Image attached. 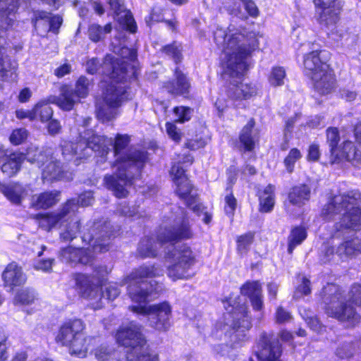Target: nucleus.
Instances as JSON below:
<instances>
[{
    "instance_id": "obj_1",
    "label": "nucleus",
    "mask_w": 361,
    "mask_h": 361,
    "mask_svg": "<svg viewBox=\"0 0 361 361\" xmlns=\"http://www.w3.org/2000/svg\"><path fill=\"white\" fill-rule=\"evenodd\" d=\"M161 275L159 267L155 263H144L134 268L126 276L125 281L128 284L127 293L129 298L132 302L137 303L130 305L128 310L137 315H152V328L158 331L166 332L171 326V305L166 300L147 305L148 299L152 291L141 287L142 285L152 286V281L149 280Z\"/></svg>"
},
{
    "instance_id": "obj_2",
    "label": "nucleus",
    "mask_w": 361,
    "mask_h": 361,
    "mask_svg": "<svg viewBox=\"0 0 361 361\" xmlns=\"http://www.w3.org/2000/svg\"><path fill=\"white\" fill-rule=\"evenodd\" d=\"M106 75L111 82L107 84L103 92V101L110 110L103 108L97 110V116L102 123L114 120L118 115L116 109L130 99V85L121 86L117 84L137 81L138 71L126 61L112 57L109 62Z\"/></svg>"
},
{
    "instance_id": "obj_3",
    "label": "nucleus",
    "mask_w": 361,
    "mask_h": 361,
    "mask_svg": "<svg viewBox=\"0 0 361 361\" xmlns=\"http://www.w3.org/2000/svg\"><path fill=\"white\" fill-rule=\"evenodd\" d=\"M238 30L225 39L224 49L228 51L220 62L222 73L230 78L243 79L250 69L248 59L259 49V40L255 31Z\"/></svg>"
},
{
    "instance_id": "obj_4",
    "label": "nucleus",
    "mask_w": 361,
    "mask_h": 361,
    "mask_svg": "<svg viewBox=\"0 0 361 361\" xmlns=\"http://www.w3.org/2000/svg\"><path fill=\"white\" fill-rule=\"evenodd\" d=\"M153 235H145L140 240L137 255L142 259H155L159 255L157 245L175 246L177 243L192 239L194 233L188 218H183L172 224L160 226Z\"/></svg>"
},
{
    "instance_id": "obj_5",
    "label": "nucleus",
    "mask_w": 361,
    "mask_h": 361,
    "mask_svg": "<svg viewBox=\"0 0 361 361\" xmlns=\"http://www.w3.org/2000/svg\"><path fill=\"white\" fill-rule=\"evenodd\" d=\"M324 50L316 49L305 53L302 56V71L309 78L312 88L319 96L331 94L336 88L335 71L327 60H322Z\"/></svg>"
},
{
    "instance_id": "obj_6",
    "label": "nucleus",
    "mask_w": 361,
    "mask_h": 361,
    "mask_svg": "<svg viewBox=\"0 0 361 361\" xmlns=\"http://www.w3.org/2000/svg\"><path fill=\"white\" fill-rule=\"evenodd\" d=\"M60 147L64 159L68 161L73 160L75 165H79L88 158V148L100 157L109 153L108 137L99 135L92 129H85L80 133L75 140L64 141Z\"/></svg>"
},
{
    "instance_id": "obj_7",
    "label": "nucleus",
    "mask_w": 361,
    "mask_h": 361,
    "mask_svg": "<svg viewBox=\"0 0 361 361\" xmlns=\"http://www.w3.org/2000/svg\"><path fill=\"white\" fill-rule=\"evenodd\" d=\"M60 147L64 159L68 161L73 160L75 165H79L88 158V148L100 157L109 153L108 137L99 135L92 129H85L80 133L75 140L64 141Z\"/></svg>"
},
{
    "instance_id": "obj_8",
    "label": "nucleus",
    "mask_w": 361,
    "mask_h": 361,
    "mask_svg": "<svg viewBox=\"0 0 361 361\" xmlns=\"http://www.w3.org/2000/svg\"><path fill=\"white\" fill-rule=\"evenodd\" d=\"M147 160V152L140 150L126 153L116 158L113 166H118V173L116 175H106L104 178V186L111 190L116 197H126L128 195V191L126 187L132 185L135 180L133 176L127 174L128 169L133 166L142 168Z\"/></svg>"
},
{
    "instance_id": "obj_9",
    "label": "nucleus",
    "mask_w": 361,
    "mask_h": 361,
    "mask_svg": "<svg viewBox=\"0 0 361 361\" xmlns=\"http://www.w3.org/2000/svg\"><path fill=\"white\" fill-rule=\"evenodd\" d=\"M85 329L86 324L82 319L66 318L57 327L54 341L59 346L66 348L71 355L85 357L87 352L84 336Z\"/></svg>"
},
{
    "instance_id": "obj_10",
    "label": "nucleus",
    "mask_w": 361,
    "mask_h": 361,
    "mask_svg": "<svg viewBox=\"0 0 361 361\" xmlns=\"http://www.w3.org/2000/svg\"><path fill=\"white\" fill-rule=\"evenodd\" d=\"M225 310L231 320L226 331L230 341L233 344L240 345L248 341L252 320L246 303L242 302L239 298L228 300Z\"/></svg>"
},
{
    "instance_id": "obj_11",
    "label": "nucleus",
    "mask_w": 361,
    "mask_h": 361,
    "mask_svg": "<svg viewBox=\"0 0 361 361\" xmlns=\"http://www.w3.org/2000/svg\"><path fill=\"white\" fill-rule=\"evenodd\" d=\"M339 296L335 293L329 302L325 306V312L330 317L341 322L346 323L348 326L354 327L360 322L361 316L356 311L355 305L361 307V280L350 286L349 290V301L336 302L334 298L339 300Z\"/></svg>"
},
{
    "instance_id": "obj_12",
    "label": "nucleus",
    "mask_w": 361,
    "mask_h": 361,
    "mask_svg": "<svg viewBox=\"0 0 361 361\" xmlns=\"http://www.w3.org/2000/svg\"><path fill=\"white\" fill-rule=\"evenodd\" d=\"M112 335L118 346L126 351L144 348L148 343L145 327L134 320L119 325Z\"/></svg>"
},
{
    "instance_id": "obj_13",
    "label": "nucleus",
    "mask_w": 361,
    "mask_h": 361,
    "mask_svg": "<svg viewBox=\"0 0 361 361\" xmlns=\"http://www.w3.org/2000/svg\"><path fill=\"white\" fill-rule=\"evenodd\" d=\"M176 254L177 262L167 267V275L173 281L185 278L188 271L197 262L194 252L186 243L180 245L176 252L174 250H168L165 252L164 257L168 261H172L175 259Z\"/></svg>"
},
{
    "instance_id": "obj_14",
    "label": "nucleus",
    "mask_w": 361,
    "mask_h": 361,
    "mask_svg": "<svg viewBox=\"0 0 361 361\" xmlns=\"http://www.w3.org/2000/svg\"><path fill=\"white\" fill-rule=\"evenodd\" d=\"M315 11V18L321 27L336 29L343 11L344 1L342 0H312Z\"/></svg>"
},
{
    "instance_id": "obj_15",
    "label": "nucleus",
    "mask_w": 361,
    "mask_h": 361,
    "mask_svg": "<svg viewBox=\"0 0 361 361\" xmlns=\"http://www.w3.org/2000/svg\"><path fill=\"white\" fill-rule=\"evenodd\" d=\"M361 202V192L358 190H350L338 195L331 197L321 209L320 216L326 221H334L336 216L346 210L350 205Z\"/></svg>"
},
{
    "instance_id": "obj_16",
    "label": "nucleus",
    "mask_w": 361,
    "mask_h": 361,
    "mask_svg": "<svg viewBox=\"0 0 361 361\" xmlns=\"http://www.w3.org/2000/svg\"><path fill=\"white\" fill-rule=\"evenodd\" d=\"M30 161L36 163L41 169L43 181L53 183L67 178L68 172L63 169L61 161L54 158L52 153L39 152L37 158Z\"/></svg>"
},
{
    "instance_id": "obj_17",
    "label": "nucleus",
    "mask_w": 361,
    "mask_h": 361,
    "mask_svg": "<svg viewBox=\"0 0 361 361\" xmlns=\"http://www.w3.org/2000/svg\"><path fill=\"white\" fill-rule=\"evenodd\" d=\"M256 120L252 117L240 129L238 138L233 141V147L238 152L252 153L259 147V130L256 128Z\"/></svg>"
},
{
    "instance_id": "obj_18",
    "label": "nucleus",
    "mask_w": 361,
    "mask_h": 361,
    "mask_svg": "<svg viewBox=\"0 0 361 361\" xmlns=\"http://www.w3.org/2000/svg\"><path fill=\"white\" fill-rule=\"evenodd\" d=\"M176 13L175 8L156 4L150 9L149 15L145 18V21L149 27L156 23H164L171 32L178 33L179 22Z\"/></svg>"
},
{
    "instance_id": "obj_19",
    "label": "nucleus",
    "mask_w": 361,
    "mask_h": 361,
    "mask_svg": "<svg viewBox=\"0 0 361 361\" xmlns=\"http://www.w3.org/2000/svg\"><path fill=\"white\" fill-rule=\"evenodd\" d=\"M257 345L259 350L255 353V355L259 361H283L282 345L279 339L274 338L272 331L261 333Z\"/></svg>"
},
{
    "instance_id": "obj_20",
    "label": "nucleus",
    "mask_w": 361,
    "mask_h": 361,
    "mask_svg": "<svg viewBox=\"0 0 361 361\" xmlns=\"http://www.w3.org/2000/svg\"><path fill=\"white\" fill-rule=\"evenodd\" d=\"M173 78L162 83V88L174 97H182L184 99H190L192 98L191 83L187 73H185L179 66H176L173 70Z\"/></svg>"
},
{
    "instance_id": "obj_21",
    "label": "nucleus",
    "mask_w": 361,
    "mask_h": 361,
    "mask_svg": "<svg viewBox=\"0 0 361 361\" xmlns=\"http://www.w3.org/2000/svg\"><path fill=\"white\" fill-rule=\"evenodd\" d=\"M348 162L353 166H361V147L354 141L349 139L344 140L340 144V148L330 159L331 165Z\"/></svg>"
},
{
    "instance_id": "obj_22",
    "label": "nucleus",
    "mask_w": 361,
    "mask_h": 361,
    "mask_svg": "<svg viewBox=\"0 0 361 361\" xmlns=\"http://www.w3.org/2000/svg\"><path fill=\"white\" fill-rule=\"evenodd\" d=\"M26 154L19 151L9 152L0 146V169L7 178L15 177L20 171Z\"/></svg>"
},
{
    "instance_id": "obj_23",
    "label": "nucleus",
    "mask_w": 361,
    "mask_h": 361,
    "mask_svg": "<svg viewBox=\"0 0 361 361\" xmlns=\"http://www.w3.org/2000/svg\"><path fill=\"white\" fill-rule=\"evenodd\" d=\"M60 257L61 260L72 266L78 264L92 266L95 259L94 255L88 248L76 247L71 245H67L61 249Z\"/></svg>"
},
{
    "instance_id": "obj_24",
    "label": "nucleus",
    "mask_w": 361,
    "mask_h": 361,
    "mask_svg": "<svg viewBox=\"0 0 361 361\" xmlns=\"http://www.w3.org/2000/svg\"><path fill=\"white\" fill-rule=\"evenodd\" d=\"M351 208L343 210L339 221L334 226L335 233L344 234L348 231H358L361 228V207L351 205Z\"/></svg>"
},
{
    "instance_id": "obj_25",
    "label": "nucleus",
    "mask_w": 361,
    "mask_h": 361,
    "mask_svg": "<svg viewBox=\"0 0 361 361\" xmlns=\"http://www.w3.org/2000/svg\"><path fill=\"white\" fill-rule=\"evenodd\" d=\"M176 188L175 195L181 200H183L185 206L190 209L193 212L198 214L202 211V205L199 202V195L192 194L195 190V185L189 178L187 180L184 179L173 183Z\"/></svg>"
},
{
    "instance_id": "obj_26",
    "label": "nucleus",
    "mask_w": 361,
    "mask_h": 361,
    "mask_svg": "<svg viewBox=\"0 0 361 361\" xmlns=\"http://www.w3.org/2000/svg\"><path fill=\"white\" fill-rule=\"evenodd\" d=\"M240 293L242 295L249 298L254 311H263V290L262 284L259 281L247 280L241 285Z\"/></svg>"
},
{
    "instance_id": "obj_27",
    "label": "nucleus",
    "mask_w": 361,
    "mask_h": 361,
    "mask_svg": "<svg viewBox=\"0 0 361 361\" xmlns=\"http://www.w3.org/2000/svg\"><path fill=\"white\" fill-rule=\"evenodd\" d=\"M257 92L258 89L256 85L252 82L231 83L226 89L228 98L233 102L252 99L257 95Z\"/></svg>"
},
{
    "instance_id": "obj_28",
    "label": "nucleus",
    "mask_w": 361,
    "mask_h": 361,
    "mask_svg": "<svg viewBox=\"0 0 361 361\" xmlns=\"http://www.w3.org/2000/svg\"><path fill=\"white\" fill-rule=\"evenodd\" d=\"M2 280L4 287L13 289L24 285L27 281V276L17 262H11L6 266L3 271Z\"/></svg>"
},
{
    "instance_id": "obj_29",
    "label": "nucleus",
    "mask_w": 361,
    "mask_h": 361,
    "mask_svg": "<svg viewBox=\"0 0 361 361\" xmlns=\"http://www.w3.org/2000/svg\"><path fill=\"white\" fill-rule=\"evenodd\" d=\"M0 190L8 200L16 205L21 204L23 198L27 195L26 187L19 182L0 183Z\"/></svg>"
},
{
    "instance_id": "obj_30",
    "label": "nucleus",
    "mask_w": 361,
    "mask_h": 361,
    "mask_svg": "<svg viewBox=\"0 0 361 361\" xmlns=\"http://www.w3.org/2000/svg\"><path fill=\"white\" fill-rule=\"evenodd\" d=\"M310 196V186L306 183H300L290 188L287 194V199L291 205L300 208L309 202Z\"/></svg>"
},
{
    "instance_id": "obj_31",
    "label": "nucleus",
    "mask_w": 361,
    "mask_h": 361,
    "mask_svg": "<svg viewBox=\"0 0 361 361\" xmlns=\"http://www.w3.org/2000/svg\"><path fill=\"white\" fill-rule=\"evenodd\" d=\"M275 187L269 183L263 189L257 192L259 200L258 210L261 213H269L273 211L275 205Z\"/></svg>"
},
{
    "instance_id": "obj_32",
    "label": "nucleus",
    "mask_w": 361,
    "mask_h": 361,
    "mask_svg": "<svg viewBox=\"0 0 361 361\" xmlns=\"http://www.w3.org/2000/svg\"><path fill=\"white\" fill-rule=\"evenodd\" d=\"M59 190H47L32 197L30 207L35 209H47L59 202Z\"/></svg>"
},
{
    "instance_id": "obj_33",
    "label": "nucleus",
    "mask_w": 361,
    "mask_h": 361,
    "mask_svg": "<svg viewBox=\"0 0 361 361\" xmlns=\"http://www.w3.org/2000/svg\"><path fill=\"white\" fill-rule=\"evenodd\" d=\"M73 279L75 282V286L80 290L83 298L90 297L92 292L98 288L90 274L76 272L73 274Z\"/></svg>"
},
{
    "instance_id": "obj_34",
    "label": "nucleus",
    "mask_w": 361,
    "mask_h": 361,
    "mask_svg": "<svg viewBox=\"0 0 361 361\" xmlns=\"http://www.w3.org/2000/svg\"><path fill=\"white\" fill-rule=\"evenodd\" d=\"M127 361H160L159 355L149 348L148 343L144 348L126 351Z\"/></svg>"
},
{
    "instance_id": "obj_35",
    "label": "nucleus",
    "mask_w": 361,
    "mask_h": 361,
    "mask_svg": "<svg viewBox=\"0 0 361 361\" xmlns=\"http://www.w3.org/2000/svg\"><path fill=\"white\" fill-rule=\"evenodd\" d=\"M307 238V231L305 226L302 225L293 226L288 236V253L292 255L295 247L301 245Z\"/></svg>"
},
{
    "instance_id": "obj_36",
    "label": "nucleus",
    "mask_w": 361,
    "mask_h": 361,
    "mask_svg": "<svg viewBox=\"0 0 361 361\" xmlns=\"http://www.w3.org/2000/svg\"><path fill=\"white\" fill-rule=\"evenodd\" d=\"M255 233L251 231L236 236L235 250L240 257H243L248 254L255 241Z\"/></svg>"
},
{
    "instance_id": "obj_37",
    "label": "nucleus",
    "mask_w": 361,
    "mask_h": 361,
    "mask_svg": "<svg viewBox=\"0 0 361 361\" xmlns=\"http://www.w3.org/2000/svg\"><path fill=\"white\" fill-rule=\"evenodd\" d=\"M113 30L111 23H107L104 27L97 23H92L87 27V36L90 41L97 43L105 38L106 34H109Z\"/></svg>"
},
{
    "instance_id": "obj_38",
    "label": "nucleus",
    "mask_w": 361,
    "mask_h": 361,
    "mask_svg": "<svg viewBox=\"0 0 361 361\" xmlns=\"http://www.w3.org/2000/svg\"><path fill=\"white\" fill-rule=\"evenodd\" d=\"M120 27L130 34H135L137 32V25L130 9H126L122 14L114 18Z\"/></svg>"
},
{
    "instance_id": "obj_39",
    "label": "nucleus",
    "mask_w": 361,
    "mask_h": 361,
    "mask_svg": "<svg viewBox=\"0 0 361 361\" xmlns=\"http://www.w3.org/2000/svg\"><path fill=\"white\" fill-rule=\"evenodd\" d=\"M76 94L68 85H63L59 98V106L64 111H71L73 109L75 103L79 102Z\"/></svg>"
},
{
    "instance_id": "obj_40",
    "label": "nucleus",
    "mask_w": 361,
    "mask_h": 361,
    "mask_svg": "<svg viewBox=\"0 0 361 361\" xmlns=\"http://www.w3.org/2000/svg\"><path fill=\"white\" fill-rule=\"evenodd\" d=\"M159 51L162 54L171 58L176 64H180L183 61L182 47L176 40L162 46Z\"/></svg>"
},
{
    "instance_id": "obj_41",
    "label": "nucleus",
    "mask_w": 361,
    "mask_h": 361,
    "mask_svg": "<svg viewBox=\"0 0 361 361\" xmlns=\"http://www.w3.org/2000/svg\"><path fill=\"white\" fill-rule=\"evenodd\" d=\"M357 238H350L343 241L337 247V255L339 257L352 256L357 253H361V242L355 243Z\"/></svg>"
},
{
    "instance_id": "obj_42",
    "label": "nucleus",
    "mask_w": 361,
    "mask_h": 361,
    "mask_svg": "<svg viewBox=\"0 0 361 361\" xmlns=\"http://www.w3.org/2000/svg\"><path fill=\"white\" fill-rule=\"evenodd\" d=\"M31 219L37 222L39 228L47 231H50L59 224L54 213L52 212L35 214L31 216Z\"/></svg>"
},
{
    "instance_id": "obj_43",
    "label": "nucleus",
    "mask_w": 361,
    "mask_h": 361,
    "mask_svg": "<svg viewBox=\"0 0 361 361\" xmlns=\"http://www.w3.org/2000/svg\"><path fill=\"white\" fill-rule=\"evenodd\" d=\"M37 300L35 290L30 288L19 290L13 299L16 305L28 306L32 305Z\"/></svg>"
},
{
    "instance_id": "obj_44",
    "label": "nucleus",
    "mask_w": 361,
    "mask_h": 361,
    "mask_svg": "<svg viewBox=\"0 0 361 361\" xmlns=\"http://www.w3.org/2000/svg\"><path fill=\"white\" fill-rule=\"evenodd\" d=\"M326 142L329 147L330 159L340 148V131L337 127L330 126L326 130Z\"/></svg>"
},
{
    "instance_id": "obj_45",
    "label": "nucleus",
    "mask_w": 361,
    "mask_h": 361,
    "mask_svg": "<svg viewBox=\"0 0 361 361\" xmlns=\"http://www.w3.org/2000/svg\"><path fill=\"white\" fill-rule=\"evenodd\" d=\"M95 356L99 361H123L120 351L104 346L95 350Z\"/></svg>"
},
{
    "instance_id": "obj_46",
    "label": "nucleus",
    "mask_w": 361,
    "mask_h": 361,
    "mask_svg": "<svg viewBox=\"0 0 361 361\" xmlns=\"http://www.w3.org/2000/svg\"><path fill=\"white\" fill-rule=\"evenodd\" d=\"M78 211V206L76 200L74 198H70L63 202L59 211L54 213L59 223L63 221V219L70 214H75Z\"/></svg>"
},
{
    "instance_id": "obj_47",
    "label": "nucleus",
    "mask_w": 361,
    "mask_h": 361,
    "mask_svg": "<svg viewBox=\"0 0 361 361\" xmlns=\"http://www.w3.org/2000/svg\"><path fill=\"white\" fill-rule=\"evenodd\" d=\"M286 76V72L283 66H275L271 69L268 75L269 84L273 87L282 86L284 84V78Z\"/></svg>"
},
{
    "instance_id": "obj_48",
    "label": "nucleus",
    "mask_w": 361,
    "mask_h": 361,
    "mask_svg": "<svg viewBox=\"0 0 361 361\" xmlns=\"http://www.w3.org/2000/svg\"><path fill=\"white\" fill-rule=\"evenodd\" d=\"M302 157L300 150L297 147H293L289 150L288 154L283 159V164L288 173H292L294 171L295 163Z\"/></svg>"
},
{
    "instance_id": "obj_49",
    "label": "nucleus",
    "mask_w": 361,
    "mask_h": 361,
    "mask_svg": "<svg viewBox=\"0 0 361 361\" xmlns=\"http://www.w3.org/2000/svg\"><path fill=\"white\" fill-rule=\"evenodd\" d=\"M172 112L177 116L173 121L183 124L190 121L193 109L188 106H176L172 109Z\"/></svg>"
},
{
    "instance_id": "obj_50",
    "label": "nucleus",
    "mask_w": 361,
    "mask_h": 361,
    "mask_svg": "<svg viewBox=\"0 0 361 361\" xmlns=\"http://www.w3.org/2000/svg\"><path fill=\"white\" fill-rule=\"evenodd\" d=\"M130 142V136L128 134H116L113 144L114 157L121 156L122 152L126 149Z\"/></svg>"
},
{
    "instance_id": "obj_51",
    "label": "nucleus",
    "mask_w": 361,
    "mask_h": 361,
    "mask_svg": "<svg viewBox=\"0 0 361 361\" xmlns=\"http://www.w3.org/2000/svg\"><path fill=\"white\" fill-rule=\"evenodd\" d=\"M108 274L106 266L97 265L92 268V274H90L98 288H101L106 283Z\"/></svg>"
},
{
    "instance_id": "obj_52",
    "label": "nucleus",
    "mask_w": 361,
    "mask_h": 361,
    "mask_svg": "<svg viewBox=\"0 0 361 361\" xmlns=\"http://www.w3.org/2000/svg\"><path fill=\"white\" fill-rule=\"evenodd\" d=\"M226 190L229 192L224 197V212L228 217L233 218L237 208V200L234 196L232 188H226Z\"/></svg>"
},
{
    "instance_id": "obj_53",
    "label": "nucleus",
    "mask_w": 361,
    "mask_h": 361,
    "mask_svg": "<svg viewBox=\"0 0 361 361\" xmlns=\"http://www.w3.org/2000/svg\"><path fill=\"white\" fill-rule=\"evenodd\" d=\"M89 80L84 76H80L75 82L73 92L78 99H84L89 94Z\"/></svg>"
},
{
    "instance_id": "obj_54",
    "label": "nucleus",
    "mask_w": 361,
    "mask_h": 361,
    "mask_svg": "<svg viewBox=\"0 0 361 361\" xmlns=\"http://www.w3.org/2000/svg\"><path fill=\"white\" fill-rule=\"evenodd\" d=\"M37 111V117L38 116L42 123H47L53 116V109L47 103L39 102L35 105Z\"/></svg>"
},
{
    "instance_id": "obj_55",
    "label": "nucleus",
    "mask_w": 361,
    "mask_h": 361,
    "mask_svg": "<svg viewBox=\"0 0 361 361\" xmlns=\"http://www.w3.org/2000/svg\"><path fill=\"white\" fill-rule=\"evenodd\" d=\"M28 131L23 128L13 129L10 135L9 141L11 145L18 146L25 142L28 137Z\"/></svg>"
},
{
    "instance_id": "obj_56",
    "label": "nucleus",
    "mask_w": 361,
    "mask_h": 361,
    "mask_svg": "<svg viewBox=\"0 0 361 361\" xmlns=\"http://www.w3.org/2000/svg\"><path fill=\"white\" fill-rule=\"evenodd\" d=\"M176 123L175 121H167L165 123V128L169 137L175 143L178 144L182 140L183 133L177 127Z\"/></svg>"
},
{
    "instance_id": "obj_57",
    "label": "nucleus",
    "mask_w": 361,
    "mask_h": 361,
    "mask_svg": "<svg viewBox=\"0 0 361 361\" xmlns=\"http://www.w3.org/2000/svg\"><path fill=\"white\" fill-rule=\"evenodd\" d=\"M207 141L204 137L195 135L191 138L186 139L183 147L190 151H197L205 147Z\"/></svg>"
},
{
    "instance_id": "obj_58",
    "label": "nucleus",
    "mask_w": 361,
    "mask_h": 361,
    "mask_svg": "<svg viewBox=\"0 0 361 361\" xmlns=\"http://www.w3.org/2000/svg\"><path fill=\"white\" fill-rule=\"evenodd\" d=\"M186 169L180 165V163L173 164L170 169L169 173L173 183L181 180H186L189 178L186 173Z\"/></svg>"
},
{
    "instance_id": "obj_59",
    "label": "nucleus",
    "mask_w": 361,
    "mask_h": 361,
    "mask_svg": "<svg viewBox=\"0 0 361 361\" xmlns=\"http://www.w3.org/2000/svg\"><path fill=\"white\" fill-rule=\"evenodd\" d=\"M274 318L276 324H283L292 319V314L290 311L286 310L281 305H279L276 308Z\"/></svg>"
},
{
    "instance_id": "obj_60",
    "label": "nucleus",
    "mask_w": 361,
    "mask_h": 361,
    "mask_svg": "<svg viewBox=\"0 0 361 361\" xmlns=\"http://www.w3.org/2000/svg\"><path fill=\"white\" fill-rule=\"evenodd\" d=\"M337 254V249L328 243L324 245V249L319 255L320 262L323 264L329 263Z\"/></svg>"
},
{
    "instance_id": "obj_61",
    "label": "nucleus",
    "mask_w": 361,
    "mask_h": 361,
    "mask_svg": "<svg viewBox=\"0 0 361 361\" xmlns=\"http://www.w3.org/2000/svg\"><path fill=\"white\" fill-rule=\"evenodd\" d=\"M244 7L247 14L253 18H257L259 16V9L253 0H238Z\"/></svg>"
},
{
    "instance_id": "obj_62",
    "label": "nucleus",
    "mask_w": 361,
    "mask_h": 361,
    "mask_svg": "<svg viewBox=\"0 0 361 361\" xmlns=\"http://www.w3.org/2000/svg\"><path fill=\"white\" fill-rule=\"evenodd\" d=\"M8 336L0 330V361H6L8 357Z\"/></svg>"
},
{
    "instance_id": "obj_63",
    "label": "nucleus",
    "mask_w": 361,
    "mask_h": 361,
    "mask_svg": "<svg viewBox=\"0 0 361 361\" xmlns=\"http://www.w3.org/2000/svg\"><path fill=\"white\" fill-rule=\"evenodd\" d=\"M75 230L66 228L62 233H60V238L62 241L71 242L76 238V233L80 230V222L76 221L74 224Z\"/></svg>"
},
{
    "instance_id": "obj_64",
    "label": "nucleus",
    "mask_w": 361,
    "mask_h": 361,
    "mask_svg": "<svg viewBox=\"0 0 361 361\" xmlns=\"http://www.w3.org/2000/svg\"><path fill=\"white\" fill-rule=\"evenodd\" d=\"M239 172V169L234 166L231 165L228 168L226 169V173L227 175V187L233 189V185L235 184Z\"/></svg>"
}]
</instances>
